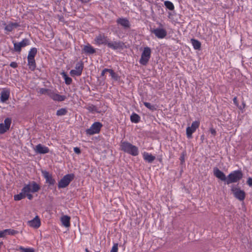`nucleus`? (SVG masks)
<instances>
[{
	"label": "nucleus",
	"mask_w": 252,
	"mask_h": 252,
	"mask_svg": "<svg viewBox=\"0 0 252 252\" xmlns=\"http://www.w3.org/2000/svg\"><path fill=\"white\" fill-rule=\"evenodd\" d=\"M84 66L82 62L77 63L75 69H72L70 71V74L71 76H79L82 74Z\"/></svg>",
	"instance_id": "obj_9"
},
{
	"label": "nucleus",
	"mask_w": 252,
	"mask_h": 252,
	"mask_svg": "<svg viewBox=\"0 0 252 252\" xmlns=\"http://www.w3.org/2000/svg\"><path fill=\"white\" fill-rule=\"evenodd\" d=\"M231 190L237 199L240 201H243L245 199L246 193L244 190L234 187L231 188Z\"/></svg>",
	"instance_id": "obj_10"
},
{
	"label": "nucleus",
	"mask_w": 252,
	"mask_h": 252,
	"mask_svg": "<svg viewBox=\"0 0 252 252\" xmlns=\"http://www.w3.org/2000/svg\"><path fill=\"white\" fill-rule=\"evenodd\" d=\"M42 174L46 180V182L49 185H53L55 183V180L53 178L52 176L46 170L42 171Z\"/></svg>",
	"instance_id": "obj_19"
},
{
	"label": "nucleus",
	"mask_w": 252,
	"mask_h": 252,
	"mask_svg": "<svg viewBox=\"0 0 252 252\" xmlns=\"http://www.w3.org/2000/svg\"><path fill=\"white\" fill-rule=\"evenodd\" d=\"M63 77L64 79L65 82L66 84L69 85L72 82V79L71 78L68 77L64 73L63 74Z\"/></svg>",
	"instance_id": "obj_38"
},
{
	"label": "nucleus",
	"mask_w": 252,
	"mask_h": 252,
	"mask_svg": "<svg viewBox=\"0 0 252 252\" xmlns=\"http://www.w3.org/2000/svg\"><path fill=\"white\" fill-rule=\"evenodd\" d=\"M107 72H109V69L105 68L103 69L101 72V76H104Z\"/></svg>",
	"instance_id": "obj_45"
},
{
	"label": "nucleus",
	"mask_w": 252,
	"mask_h": 252,
	"mask_svg": "<svg viewBox=\"0 0 252 252\" xmlns=\"http://www.w3.org/2000/svg\"><path fill=\"white\" fill-rule=\"evenodd\" d=\"M10 96V91L8 90H3L0 94V101L4 102L7 100Z\"/></svg>",
	"instance_id": "obj_22"
},
{
	"label": "nucleus",
	"mask_w": 252,
	"mask_h": 252,
	"mask_svg": "<svg viewBox=\"0 0 252 252\" xmlns=\"http://www.w3.org/2000/svg\"><path fill=\"white\" fill-rule=\"evenodd\" d=\"M118 252V244L115 243L113 245L110 252Z\"/></svg>",
	"instance_id": "obj_39"
},
{
	"label": "nucleus",
	"mask_w": 252,
	"mask_h": 252,
	"mask_svg": "<svg viewBox=\"0 0 252 252\" xmlns=\"http://www.w3.org/2000/svg\"><path fill=\"white\" fill-rule=\"evenodd\" d=\"M28 225L33 228L37 229L41 225V221L38 216H36L32 220H29L27 222Z\"/></svg>",
	"instance_id": "obj_16"
},
{
	"label": "nucleus",
	"mask_w": 252,
	"mask_h": 252,
	"mask_svg": "<svg viewBox=\"0 0 252 252\" xmlns=\"http://www.w3.org/2000/svg\"><path fill=\"white\" fill-rule=\"evenodd\" d=\"M74 175L72 174L65 175L58 183L59 188H64L67 187L70 182L73 179Z\"/></svg>",
	"instance_id": "obj_5"
},
{
	"label": "nucleus",
	"mask_w": 252,
	"mask_h": 252,
	"mask_svg": "<svg viewBox=\"0 0 252 252\" xmlns=\"http://www.w3.org/2000/svg\"><path fill=\"white\" fill-rule=\"evenodd\" d=\"M181 161L182 162H184V156H182L181 157Z\"/></svg>",
	"instance_id": "obj_49"
},
{
	"label": "nucleus",
	"mask_w": 252,
	"mask_h": 252,
	"mask_svg": "<svg viewBox=\"0 0 252 252\" xmlns=\"http://www.w3.org/2000/svg\"><path fill=\"white\" fill-rule=\"evenodd\" d=\"M73 150H74V152L77 154H79L81 153V151H80V149L78 147L74 148Z\"/></svg>",
	"instance_id": "obj_42"
},
{
	"label": "nucleus",
	"mask_w": 252,
	"mask_h": 252,
	"mask_svg": "<svg viewBox=\"0 0 252 252\" xmlns=\"http://www.w3.org/2000/svg\"><path fill=\"white\" fill-rule=\"evenodd\" d=\"M37 54V49L36 48H32L29 52L28 58L34 59L35 55Z\"/></svg>",
	"instance_id": "obj_28"
},
{
	"label": "nucleus",
	"mask_w": 252,
	"mask_h": 252,
	"mask_svg": "<svg viewBox=\"0 0 252 252\" xmlns=\"http://www.w3.org/2000/svg\"><path fill=\"white\" fill-rule=\"evenodd\" d=\"M120 147L122 151L133 156H136L139 154L138 148L128 142L122 141Z\"/></svg>",
	"instance_id": "obj_2"
},
{
	"label": "nucleus",
	"mask_w": 252,
	"mask_h": 252,
	"mask_svg": "<svg viewBox=\"0 0 252 252\" xmlns=\"http://www.w3.org/2000/svg\"><path fill=\"white\" fill-rule=\"evenodd\" d=\"M152 32L158 38L160 39L164 38L167 35L166 30L162 28H157L154 29Z\"/></svg>",
	"instance_id": "obj_17"
},
{
	"label": "nucleus",
	"mask_w": 252,
	"mask_h": 252,
	"mask_svg": "<svg viewBox=\"0 0 252 252\" xmlns=\"http://www.w3.org/2000/svg\"><path fill=\"white\" fill-rule=\"evenodd\" d=\"M102 126V125L100 123L95 122L91 126L90 128L86 130V133L90 135L98 133Z\"/></svg>",
	"instance_id": "obj_7"
},
{
	"label": "nucleus",
	"mask_w": 252,
	"mask_h": 252,
	"mask_svg": "<svg viewBox=\"0 0 252 252\" xmlns=\"http://www.w3.org/2000/svg\"><path fill=\"white\" fill-rule=\"evenodd\" d=\"M107 46L113 49L117 50L122 49L124 46V43L121 41H108L106 44Z\"/></svg>",
	"instance_id": "obj_14"
},
{
	"label": "nucleus",
	"mask_w": 252,
	"mask_h": 252,
	"mask_svg": "<svg viewBox=\"0 0 252 252\" xmlns=\"http://www.w3.org/2000/svg\"><path fill=\"white\" fill-rule=\"evenodd\" d=\"M111 77L115 80H117L118 79V75L114 72V71L110 69H109V72Z\"/></svg>",
	"instance_id": "obj_37"
},
{
	"label": "nucleus",
	"mask_w": 252,
	"mask_h": 252,
	"mask_svg": "<svg viewBox=\"0 0 252 252\" xmlns=\"http://www.w3.org/2000/svg\"><path fill=\"white\" fill-rule=\"evenodd\" d=\"M25 197L27 196L29 200H31L32 198V195L30 194V192L25 193Z\"/></svg>",
	"instance_id": "obj_41"
},
{
	"label": "nucleus",
	"mask_w": 252,
	"mask_h": 252,
	"mask_svg": "<svg viewBox=\"0 0 252 252\" xmlns=\"http://www.w3.org/2000/svg\"><path fill=\"white\" fill-rule=\"evenodd\" d=\"M143 157L144 160L149 163L152 162L156 158V157L151 154L147 153L144 152L143 154Z\"/></svg>",
	"instance_id": "obj_23"
},
{
	"label": "nucleus",
	"mask_w": 252,
	"mask_h": 252,
	"mask_svg": "<svg viewBox=\"0 0 252 252\" xmlns=\"http://www.w3.org/2000/svg\"><path fill=\"white\" fill-rule=\"evenodd\" d=\"M243 177V173L241 170H235L231 172L227 177L226 183L228 185L232 183H236Z\"/></svg>",
	"instance_id": "obj_3"
},
{
	"label": "nucleus",
	"mask_w": 252,
	"mask_h": 252,
	"mask_svg": "<svg viewBox=\"0 0 252 252\" xmlns=\"http://www.w3.org/2000/svg\"><path fill=\"white\" fill-rule=\"evenodd\" d=\"M10 66L13 68H16L17 67V63L16 62H11L10 64Z\"/></svg>",
	"instance_id": "obj_44"
},
{
	"label": "nucleus",
	"mask_w": 252,
	"mask_h": 252,
	"mask_svg": "<svg viewBox=\"0 0 252 252\" xmlns=\"http://www.w3.org/2000/svg\"><path fill=\"white\" fill-rule=\"evenodd\" d=\"M70 218L67 216H63L61 218V221L63 223V225L65 227H69L70 225Z\"/></svg>",
	"instance_id": "obj_25"
},
{
	"label": "nucleus",
	"mask_w": 252,
	"mask_h": 252,
	"mask_svg": "<svg viewBox=\"0 0 252 252\" xmlns=\"http://www.w3.org/2000/svg\"><path fill=\"white\" fill-rule=\"evenodd\" d=\"M247 183L250 187H252V178L249 177Z\"/></svg>",
	"instance_id": "obj_40"
},
{
	"label": "nucleus",
	"mask_w": 252,
	"mask_h": 252,
	"mask_svg": "<svg viewBox=\"0 0 252 252\" xmlns=\"http://www.w3.org/2000/svg\"><path fill=\"white\" fill-rule=\"evenodd\" d=\"M40 189L39 186L35 182H32L30 184L26 185L23 188V191L25 193L27 192H36Z\"/></svg>",
	"instance_id": "obj_6"
},
{
	"label": "nucleus",
	"mask_w": 252,
	"mask_h": 252,
	"mask_svg": "<svg viewBox=\"0 0 252 252\" xmlns=\"http://www.w3.org/2000/svg\"><path fill=\"white\" fill-rule=\"evenodd\" d=\"M151 54V49L148 47H145L143 52L142 53L141 57L139 60L140 63L143 65H146L148 63L150 59Z\"/></svg>",
	"instance_id": "obj_4"
},
{
	"label": "nucleus",
	"mask_w": 252,
	"mask_h": 252,
	"mask_svg": "<svg viewBox=\"0 0 252 252\" xmlns=\"http://www.w3.org/2000/svg\"><path fill=\"white\" fill-rule=\"evenodd\" d=\"M67 111L65 108H61L57 111V116H63L66 114Z\"/></svg>",
	"instance_id": "obj_35"
},
{
	"label": "nucleus",
	"mask_w": 252,
	"mask_h": 252,
	"mask_svg": "<svg viewBox=\"0 0 252 252\" xmlns=\"http://www.w3.org/2000/svg\"><path fill=\"white\" fill-rule=\"evenodd\" d=\"M85 251H86V252H90L88 250V249H85Z\"/></svg>",
	"instance_id": "obj_50"
},
{
	"label": "nucleus",
	"mask_w": 252,
	"mask_h": 252,
	"mask_svg": "<svg viewBox=\"0 0 252 252\" xmlns=\"http://www.w3.org/2000/svg\"><path fill=\"white\" fill-rule=\"evenodd\" d=\"M210 132L212 134H213V135H216V131L215 129L212 128L210 129Z\"/></svg>",
	"instance_id": "obj_46"
},
{
	"label": "nucleus",
	"mask_w": 252,
	"mask_h": 252,
	"mask_svg": "<svg viewBox=\"0 0 252 252\" xmlns=\"http://www.w3.org/2000/svg\"><path fill=\"white\" fill-rule=\"evenodd\" d=\"M28 65L29 68L33 71L36 68V63L34 59L28 58Z\"/></svg>",
	"instance_id": "obj_26"
},
{
	"label": "nucleus",
	"mask_w": 252,
	"mask_h": 252,
	"mask_svg": "<svg viewBox=\"0 0 252 252\" xmlns=\"http://www.w3.org/2000/svg\"><path fill=\"white\" fill-rule=\"evenodd\" d=\"M140 117L136 113H133L130 116V120L132 123H137L140 121Z\"/></svg>",
	"instance_id": "obj_29"
},
{
	"label": "nucleus",
	"mask_w": 252,
	"mask_h": 252,
	"mask_svg": "<svg viewBox=\"0 0 252 252\" xmlns=\"http://www.w3.org/2000/svg\"><path fill=\"white\" fill-rule=\"evenodd\" d=\"M5 235H14L18 233V231L12 229H5Z\"/></svg>",
	"instance_id": "obj_34"
},
{
	"label": "nucleus",
	"mask_w": 252,
	"mask_h": 252,
	"mask_svg": "<svg viewBox=\"0 0 252 252\" xmlns=\"http://www.w3.org/2000/svg\"><path fill=\"white\" fill-rule=\"evenodd\" d=\"M233 102L235 104H237V98L236 97H234L233 99Z\"/></svg>",
	"instance_id": "obj_48"
},
{
	"label": "nucleus",
	"mask_w": 252,
	"mask_h": 252,
	"mask_svg": "<svg viewBox=\"0 0 252 252\" xmlns=\"http://www.w3.org/2000/svg\"><path fill=\"white\" fill-rule=\"evenodd\" d=\"M144 105L148 109L152 111H154L156 109L155 105L151 104V103L147 102H144Z\"/></svg>",
	"instance_id": "obj_36"
},
{
	"label": "nucleus",
	"mask_w": 252,
	"mask_h": 252,
	"mask_svg": "<svg viewBox=\"0 0 252 252\" xmlns=\"http://www.w3.org/2000/svg\"><path fill=\"white\" fill-rule=\"evenodd\" d=\"M86 109H87L89 112L92 113H94L97 112V108L93 104H89L86 107Z\"/></svg>",
	"instance_id": "obj_31"
},
{
	"label": "nucleus",
	"mask_w": 252,
	"mask_h": 252,
	"mask_svg": "<svg viewBox=\"0 0 252 252\" xmlns=\"http://www.w3.org/2000/svg\"><path fill=\"white\" fill-rule=\"evenodd\" d=\"M34 151L38 154H44L49 152V149L47 147L41 144L37 145L34 148Z\"/></svg>",
	"instance_id": "obj_18"
},
{
	"label": "nucleus",
	"mask_w": 252,
	"mask_h": 252,
	"mask_svg": "<svg viewBox=\"0 0 252 252\" xmlns=\"http://www.w3.org/2000/svg\"><path fill=\"white\" fill-rule=\"evenodd\" d=\"M82 3H88L90 1V0H78Z\"/></svg>",
	"instance_id": "obj_47"
},
{
	"label": "nucleus",
	"mask_w": 252,
	"mask_h": 252,
	"mask_svg": "<svg viewBox=\"0 0 252 252\" xmlns=\"http://www.w3.org/2000/svg\"><path fill=\"white\" fill-rule=\"evenodd\" d=\"M164 5L167 8L170 10H173L174 9V6L172 2L170 1H165L164 2Z\"/></svg>",
	"instance_id": "obj_32"
},
{
	"label": "nucleus",
	"mask_w": 252,
	"mask_h": 252,
	"mask_svg": "<svg viewBox=\"0 0 252 252\" xmlns=\"http://www.w3.org/2000/svg\"><path fill=\"white\" fill-rule=\"evenodd\" d=\"M37 93L40 94H47L54 101H63L66 98L65 95H60L56 93L54 90L46 88H39Z\"/></svg>",
	"instance_id": "obj_1"
},
{
	"label": "nucleus",
	"mask_w": 252,
	"mask_h": 252,
	"mask_svg": "<svg viewBox=\"0 0 252 252\" xmlns=\"http://www.w3.org/2000/svg\"><path fill=\"white\" fill-rule=\"evenodd\" d=\"M14 45V50L16 52H20L21 49L30 44V41L28 39L25 38L21 42H16L13 41Z\"/></svg>",
	"instance_id": "obj_8"
},
{
	"label": "nucleus",
	"mask_w": 252,
	"mask_h": 252,
	"mask_svg": "<svg viewBox=\"0 0 252 252\" xmlns=\"http://www.w3.org/2000/svg\"><path fill=\"white\" fill-rule=\"evenodd\" d=\"M116 23L118 25L121 26L126 30L130 29L131 27L129 21L126 18H118L116 20Z\"/></svg>",
	"instance_id": "obj_11"
},
{
	"label": "nucleus",
	"mask_w": 252,
	"mask_h": 252,
	"mask_svg": "<svg viewBox=\"0 0 252 252\" xmlns=\"http://www.w3.org/2000/svg\"><path fill=\"white\" fill-rule=\"evenodd\" d=\"M19 250L21 251V252H35L34 249L32 248H25L22 246H20Z\"/></svg>",
	"instance_id": "obj_33"
},
{
	"label": "nucleus",
	"mask_w": 252,
	"mask_h": 252,
	"mask_svg": "<svg viewBox=\"0 0 252 252\" xmlns=\"http://www.w3.org/2000/svg\"><path fill=\"white\" fill-rule=\"evenodd\" d=\"M5 230L0 231V238L5 237Z\"/></svg>",
	"instance_id": "obj_43"
},
{
	"label": "nucleus",
	"mask_w": 252,
	"mask_h": 252,
	"mask_svg": "<svg viewBox=\"0 0 252 252\" xmlns=\"http://www.w3.org/2000/svg\"><path fill=\"white\" fill-rule=\"evenodd\" d=\"M11 123V119L6 118L4 121V123L0 124V133L3 134L7 131L10 126Z\"/></svg>",
	"instance_id": "obj_15"
},
{
	"label": "nucleus",
	"mask_w": 252,
	"mask_h": 252,
	"mask_svg": "<svg viewBox=\"0 0 252 252\" xmlns=\"http://www.w3.org/2000/svg\"><path fill=\"white\" fill-rule=\"evenodd\" d=\"M191 43L195 49L198 50L200 48L201 43L198 40L194 39H191Z\"/></svg>",
	"instance_id": "obj_27"
},
{
	"label": "nucleus",
	"mask_w": 252,
	"mask_h": 252,
	"mask_svg": "<svg viewBox=\"0 0 252 252\" xmlns=\"http://www.w3.org/2000/svg\"><path fill=\"white\" fill-rule=\"evenodd\" d=\"M25 197V192L23 191V189H22V192L18 194L15 195L14 196V199L15 201L20 200Z\"/></svg>",
	"instance_id": "obj_30"
},
{
	"label": "nucleus",
	"mask_w": 252,
	"mask_h": 252,
	"mask_svg": "<svg viewBox=\"0 0 252 252\" xmlns=\"http://www.w3.org/2000/svg\"><path fill=\"white\" fill-rule=\"evenodd\" d=\"M199 122L198 121H194L192 122L190 126H188L186 129V133L187 137L189 138L192 137V134L195 131L196 129L199 126Z\"/></svg>",
	"instance_id": "obj_12"
},
{
	"label": "nucleus",
	"mask_w": 252,
	"mask_h": 252,
	"mask_svg": "<svg viewBox=\"0 0 252 252\" xmlns=\"http://www.w3.org/2000/svg\"><path fill=\"white\" fill-rule=\"evenodd\" d=\"M108 41L107 37L104 34L101 33L96 36L94 39V43L98 45L107 44Z\"/></svg>",
	"instance_id": "obj_13"
},
{
	"label": "nucleus",
	"mask_w": 252,
	"mask_h": 252,
	"mask_svg": "<svg viewBox=\"0 0 252 252\" xmlns=\"http://www.w3.org/2000/svg\"><path fill=\"white\" fill-rule=\"evenodd\" d=\"M4 25H5L4 30L9 32L12 31L14 29L19 26V24L18 23L13 22H9L7 25L5 24Z\"/></svg>",
	"instance_id": "obj_21"
},
{
	"label": "nucleus",
	"mask_w": 252,
	"mask_h": 252,
	"mask_svg": "<svg viewBox=\"0 0 252 252\" xmlns=\"http://www.w3.org/2000/svg\"><path fill=\"white\" fill-rule=\"evenodd\" d=\"M214 174L217 178L220 179L221 181H225L226 182L227 177H226L223 172H222L218 168H214Z\"/></svg>",
	"instance_id": "obj_20"
},
{
	"label": "nucleus",
	"mask_w": 252,
	"mask_h": 252,
	"mask_svg": "<svg viewBox=\"0 0 252 252\" xmlns=\"http://www.w3.org/2000/svg\"><path fill=\"white\" fill-rule=\"evenodd\" d=\"M83 50L85 53L89 54H92L95 52V50L90 44L84 46Z\"/></svg>",
	"instance_id": "obj_24"
}]
</instances>
